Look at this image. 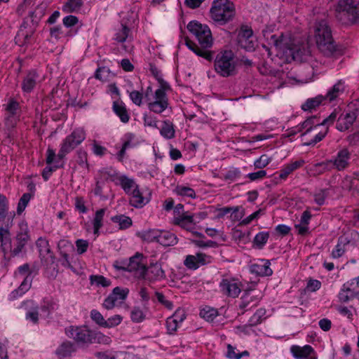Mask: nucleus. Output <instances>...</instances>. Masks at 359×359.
<instances>
[{"mask_svg":"<svg viewBox=\"0 0 359 359\" xmlns=\"http://www.w3.org/2000/svg\"><path fill=\"white\" fill-rule=\"evenodd\" d=\"M187 27L198 41V44H196L186 38L187 46L198 56L202 57L209 62L212 61L214 58V52L210 50V48L213 44V39L208 26L194 20L189 22Z\"/></svg>","mask_w":359,"mask_h":359,"instance_id":"obj_1","label":"nucleus"},{"mask_svg":"<svg viewBox=\"0 0 359 359\" xmlns=\"http://www.w3.org/2000/svg\"><path fill=\"white\" fill-rule=\"evenodd\" d=\"M283 36L281 34L277 36L275 34L271 36V41L276 49L280 52L285 54L291 60L299 62H313V57L311 54V50L308 44L293 45L288 46L286 43L283 42Z\"/></svg>","mask_w":359,"mask_h":359,"instance_id":"obj_2","label":"nucleus"},{"mask_svg":"<svg viewBox=\"0 0 359 359\" xmlns=\"http://www.w3.org/2000/svg\"><path fill=\"white\" fill-rule=\"evenodd\" d=\"M149 71L158 81L159 88L154 93V101L149 103V109L156 114H161L168 107L169 103L166 91L171 89L170 86L163 79L161 70L155 65H149Z\"/></svg>","mask_w":359,"mask_h":359,"instance_id":"obj_3","label":"nucleus"},{"mask_svg":"<svg viewBox=\"0 0 359 359\" xmlns=\"http://www.w3.org/2000/svg\"><path fill=\"white\" fill-rule=\"evenodd\" d=\"M211 19L219 25L233 20L236 15L234 4L229 0H215L210 11Z\"/></svg>","mask_w":359,"mask_h":359,"instance_id":"obj_4","label":"nucleus"},{"mask_svg":"<svg viewBox=\"0 0 359 359\" xmlns=\"http://www.w3.org/2000/svg\"><path fill=\"white\" fill-rule=\"evenodd\" d=\"M315 38L318 49L324 54L331 55L336 50V46L327 20H321L316 23Z\"/></svg>","mask_w":359,"mask_h":359,"instance_id":"obj_5","label":"nucleus"},{"mask_svg":"<svg viewBox=\"0 0 359 359\" xmlns=\"http://www.w3.org/2000/svg\"><path fill=\"white\" fill-rule=\"evenodd\" d=\"M336 18L342 24L356 23L359 20V0H339Z\"/></svg>","mask_w":359,"mask_h":359,"instance_id":"obj_6","label":"nucleus"},{"mask_svg":"<svg viewBox=\"0 0 359 359\" xmlns=\"http://www.w3.org/2000/svg\"><path fill=\"white\" fill-rule=\"evenodd\" d=\"M214 67L215 72L223 77H229L236 74L234 54L231 50H224L217 55Z\"/></svg>","mask_w":359,"mask_h":359,"instance_id":"obj_7","label":"nucleus"},{"mask_svg":"<svg viewBox=\"0 0 359 359\" xmlns=\"http://www.w3.org/2000/svg\"><path fill=\"white\" fill-rule=\"evenodd\" d=\"M66 335L74 339L78 345H88L96 341L97 334L86 327L69 326L65 328Z\"/></svg>","mask_w":359,"mask_h":359,"instance_id":"obj_8","label":"nucleus"},{"mask_svg":"<svg viewBox=\"0 0 359 359\" xmlns=\"http://www.w3.org/2000/svg\"><path fill=\"white\" fill-rule=\"evenodd\" d=\"M86 139V133L83 129H75L70 135L66 137L61 144L57 155L58 159L62 160L67 154L74 149Z\"/></svg>","mask_w":359,"mask_h":359,"instance_id":"obj_9","label":"nucleus"},{"mask_svg":"<svg viewBox=\"0 0 359 359\" xmlns=\"http://www.w3.org/2000/svg\"><path fill=\"white\" fill-rule=\"evenodd\" d=\"M145 259L144 255L140 252H136L135 255L131 257L128 261L126 268L128 272L132 273L135 278L137 279H146L148 271L147 264L144 262Z\"/></svg>","mask_w":359,"mask_h":359,"instance_id":"obj_10","label":"nucleus"},{"mask_svg":"<svg viewBox=\"0 0 359 359\" xmlns=\"http://www.w3.org/2000/svg\"><path fill=\"white\" fill-rule=\"evenodd\" d=\"M19 226L20 231L17 233L14 248L12 249L13 257L18 256L21 252H25V245L30 240L27 224L21 222Z\"/></svg>","mask_w":359,"mask_h":359,"instance_id":"obj_11","label":"nucleus"},{"mask_svg":"<svg viewBox=\"0 0 359 359\" xmlns=\"http://www.w3.org/2000/svg\"><path fill=\"white\" fill-rule=\"evenodd\" d=\"M238 45L247 51L255 50L256 41L254 40L253 32L248 26H242L237 36Z\"/></svg>","mask_w":359,"mask_h":359,"instance_id":"obj_12","label":"nucleus"},{"mask_svg":"<svg viewBox=\"0 0 359 359\" xmlns=\"http://www.w3.org/2000/svg\"><path fill=\"white\" fill-rule=\"evenodd\" d=\"M318 65V62L315 60H313V62H304L300 67L298 81L302 83H307L312 81Z\"/></svg>","mask_w":359,"mask_h":359,"instance_id":"obj_13","label":"nucleus"},{"mask_svg":"<svg viewBox=\"0 0 359 359\" xmlns=\"http://www.w3.org/2000/svg\"><path fill=\"white\" fill-rule=\"evenodd\" d=\"M219 287L224 294L233 298L237 297L241 292L238 284L234 280L223 279Z\"/></svg>","mask_w":359,"mask_h":359,"instance_id":"obj_14","label":"nucleus"},{"mask_svg":"<svg viewBox=\"0 0 359 359\" xmlns=\"http://www.w3.org/2000/svg\"><path fill=\"white\" fill-rule=\"evenodd\" d=\"M351 154L347 149H343L338 151L337 156L332 160L333 167L336 170L341 171L346 169L349 165Z\"/></svg>","mask_w":359,"mask_h":359,"instance_id":"obj_15","label":"nucleus"},{"mask_svg":"<svg viewBox=\"0 0 359 359\" xmlns=\"http://www.w3.org/2000/svg\"><path fill=\"white\" fill-rule=\"evenodd\" d=\"M270 265L271 263L269 260L260 259L257 263L250 265V272L259 276H269L273 273Z\"/></svg>","mask_w":359,"mask_h":359,"instance_id":"obj_16","label":"nucleus"},{"mask_svg":"<svg viewBox=\"0 0 359 359\" xmlns=\"http://www.w3.org/2000/svg\"><path fill=\"white\" fill-rule=\"evenodd\" d=\"M356 118V112H348L341 115L337 119L336 128L341 132H344L351 127Z\"/></svg>","mask_w":359,"mask_h":359,"instance_id":"obj_17","label":"nucleus"},{"mask_svg":"<svg viewBox=\"0 0 359 359\" xmlns=\"http://www.w3.org/2000/svg\"><path fill=\"white\" fill-rule=\"evenodd\" d=\"M39 81V74L36 70H30L25 76L22 82V89L25 93H30Z\"/></svg>","mask_w":359,"mask_h":359,"instance_id":"obj_18","label":"nucleus"},{"mask_svg":"<svg viewBox=\"0 0 359 359\" xmlns=\"http://www.w3.org/2000/svg\"><path fill=\"white\" fill-rule=\"evenodd\" d=\"M76 351V345L70 341L62 342L55 351V354L59 359H64L72 356Z\"/></svg>","mask_w":359,"mask_h":359,"instance_id":"obj_19","label":"nucleus"},{"mask_svg":"<svg viewBox=\"0 0 359 359\" xmlns=\"http://www.w3.org/2000/svg\"><path fill=\"white\" fill-rule=\"evenodd\" d=\"M0 249L2 250L4 255L8 252L12 253L13 248L8 226L6 228L0 226Z\"/></svg>","mask_w":359,"mask_h":359,"instance_id":"obj_20","label":"nucleus"},{"mask_svg":"<svg viewBox=\"0 0 359 359\" xmlns=\"http://www.w3.org/2000/svg\"><path fill=\"white\" fill-rule=\"evenodd\" d=\"M147 269V276L149 281L162 280L165 278V271L163 270L160 263L151 264Z\"/></svg>","mask_w":359,"mask_h":359,"instance_id":"obj_21","label":"nucleus"},{"mask_svg":"<svg viewBox=\"0 0 359 359\" xmlns=\"http://www.w3.org/2000/svg\"><path fill=\"white\" fill-rule=\"evenodd\" d=\"M130 195L131 196L130 204L136 208H142L150 201L149 198L142 196V193L140 191L139 187L133 189V192Z\"/></svg>","mask_w":359,"mask_h":359,"instance_id":"obj_22","label":"nucleus"},{"mask_svg":"<svg viewBox=\"0 0 359 359\" xmlns=\"http://www.w3.org/2000/svg\"><path fill=\"white\" fill-rule=\"evenodd\" d=\"M316 118V117L314 116H311L302 122L299 126H298L297 132H302L303 130H306L305 132L302 134V137L305 136L312 130L317 131L318 129L321 126L320 123H317L315 122Z\"/></svg>","mask_w":359,"mask_h":359,"instance_id":"obj_23","label":"nucleus"},{"mask_svg":"<svg viewBox=\"0 0 359 359\" xmlns=\"http://www.w3.org/2000/svg\"><path fill=\"white\" fill-rule=\"evenodd\" d=\"M344 90V82L342 80H339L327 91L326 95L324 96L325 99L328 100L330 102L334 101L341 95Z\"/></svg>","mask_w":359,"mask_h":359,"instance_id":"obj_24","label":"nucleus"},{"mask_svg":"<svg viewBox=\"0 0 359 359\" xmlns=\"http://www.w3.org/2000/svg\"><path fill=\"white\" fill-rule=\"evenodd\" d=\"M130 29L126 25L121 24L119 27L115 29L113 40L119 43H123L130 36Z\"/></svg>","mask_w":359,"mask_h":359,"instance_id":"obj_25","label":"nucleus"},{"mask_svg":"<svg viewBox=\"0 0 359 359\" xmlns=\"http://www.w3.org/2000/svg\"><path fill=\"white\" fill-rule=\"evenodd\" d=\"M173 223L187 231H191L194 229L195 224L193 215H188L184 214L175 217Z\"/></svg>","mask_w":359,"mask_h":359,"instance_id":"obj_26","label":"nucleus"},{"mask_svg":"<svg viewBox=\"0 0 359 359\" xmlns=\"http://www.w3.org/2000/svg\"><path fill=\"white\" fill-rule=\"evenodd\" d=\"M205 255L202 254H198L197 256L188 255L187 256L184 264L190 269H196L201 265L205 264Z\"/></svg>","mask_w":359,"mask_h":359,"instance_id":"obj_27","label":"nucleus"},{"mask_svg":"<svg viewBox=\"0 0 359 359\" xmlns=\"http://www.w3.org/2000/svg\"><path fill=\"white\" fill-rule=\"evenodd\" d=\"M31 283H32V279L28 276H25L23 281L22 282L20 285L18 287V289L14 290L9 294V299L14 300V299H17L18 297L22 296L27 291L29 290V289L31 287Z\"/></svg>","mask_w":359,"mask_h":359,"instance_id":"obj_28","label":"nucleus"},{"mask_svg":"<svg viewBox=\"0 0 359 359\" xmlns=\"http://www.w3.org/2000/svg\"><path fill=\"white\" fill-rule=\"evenodd\" d=\"M114 112L119 117L121 122L126 123L130 120V115L123 102L115 101L112 107Z\"/></svg>","mask_w":359,"mask_h":359,"instance_id":"obj_29","label":"nucleus"},{"mask_svg":"<svg viewBox=\"0 0 359 359\" xmlns=\"http://www.w3.org/2000/svg\"><path fill=\"white\" fill-rule=\"evenodd\" d=\"M313 351V348L310 345H305L303 347L294 345L291 347V352L293 356L297 359L307 358L311 355Z\"/></svg>","mask_w":359,"mask_h":359,"instance_id":"obj_30","label":"nucleus"},{"mask_svg":"<svg viewBox=\"0 0 359 359\" xmlns=\"http://www.w3.org/2000/svg\"><path fill=\"white\" fill-rule=\"evenodd\" d=\"M177 243V236L169 231H160L158 236V243L163 246H172Z\"/></svg>","mask_w":359,"mask_h":359,"instance_id":"obj_31","label":"nucleus"},{"mask_svg":"<svg viewBox=\"0 0 359 359\" xmlns=\"http://www.w3.org/2000/svg\"><path fill=\"white\" fill-rule=\"evenodd\" d=\"M160 134L167 140L174 138L175 136V130L172 122L169 120L163 121L160 129Z\"/></svg>","mask_w":359,"mask_h":359,"instance_id":"obj_32","label":"nucleus"},{"mask_svg":"<svg viewBox=\"0 0 359 359\" xmlns=\"http://www.w3.org/2000/svg\"><path fill=\"white\" fill-rule=\"evenodd\" d=\"M118 180L122 189L128 195L133 192V189H135L139 187L133 179L128 178L126 175L120 176Z\"/></svg>","mask_w":359,"mask_h":359,"instance_id":"obj_33","label":"nucleus"},{"mask_svg":"<svg viewBox=\"0 0 359 359\" xmlns=\"http://www.w3.org/2000/svg\"><path fill=\"white\" fill-rule=\"evenodd\" d=\"M325 100V97L323 95L309 98L302 105V109L304 111H311L318 107Z\"/></svg>","mask_w":359,"mask_h":359,"instance_id":"obj_34","label":"nucleus"},{"mask_svg":"<svg viewBox=\"0 0 359 359\" xmlns=\"http://www.w3.org/2000/svg\"><path fill=\"white\" fill-rule=\"evenodd\" d=\"M138 235L143 241L148 243L154 241L158 243L160 231L158 229H149L139 233Z\"/></svg>","mask_w":359,"mask_h":359,"instance_id":"obj_35","label":"nucleus"},{"mask_svg":"<svg viewBox=\"0 0 359 359\" xmlns=\"http://www.w3.org/2000/svg\"><path fill=\"white\" fill-rule=\"evenodd\" d=\"M83 5V0H67L62 6V11L65 13L78 12Z\"/></svg>","mask_w":359,"mask_h":359,"instance_id":"obj_36","label":"nucleus"},{"mask_svg":"<svg viewBox=\"0 0 359 359\" xmlns=\"http://www.w3.org/2000/svg\"><path fill=\"white\" fill-rule=\"evenodd\" d=\"M111 220L118 224L120 229H126L133 224L131 218L124 215H115L111 218Z\"/></svg>","mask_w":359,"mask_h":359,"instance_id":"obj_37","label":"nucleus"},{"mask_svg":"<svg viewBox=\"0 0 359 359\" xmlns=\"http://www.w3.org/2000/svg\"><path fill=\"white\" fill-rule=\"evenodd\" d=\"M200 316L207 321L212 322L218 316L217 309L205 306L200 311Z\"/></svg>","mask_w":359,"mask_h":359,"instance_id":"obj_38","label":"nucleus"},{"mask_svg":"<svg viewBox=\"0 0 359 359\" xmlns=\"http://www.w3.org/2000/svg\"><path fill=\"white\" fill-rule=\"evenodd\" d=\"M106 209L101 208L96 211L95 217L93 219V229L94 233L97 234L100 229L102 226V220L105 213Z\"/></svg>","mask_w":359,"mask_h":359,"instance_id":"obj_39","label":"nucleus"},{"mask_svg":"<svg viewBox=\"0 0 359 359\" xmlns=\"http://www.w3.org/2000/svg\"><path fill=\"white\" fill-rule=\"evenodd\" d=\"M118 291H120V287H116L115 288H114L112 292L104 299L103 306L106 309H111L118 304V302H116V298L114 297V296L115 297L116 294H118Z\"/></svg>","mask_w":359,"mask_h":359,"instance_id":"obj_40","label":"nucleus"},{"mask_svg":"<svg viewBox=\"0 0 359 359\" xmlns=\"http://www.w3.org/2000/svg\"><path fill=\"white\" fill-rule=\"evenodd\" d=\"M269 238V233L262 231L256 234L254 238L253 244L257 248L262 249L268 241Z\"/></svg>","mask_w":359,"mask_h":359,"instance_id":"obj_41","label":"nucleus"},{"mask_svg":"<svg viewBox=\"0 0 359 359\" xmlns=\"http://www.w3.org/2000/svg\"><path fill=\"white\" fill-rule=\"evenodd\" d=\"M25 304H30L32 306L31 310L26 313V319L31 320L34 323H36L39 320L38 306H34V302L32 300H28L25 302Z\"/></svg>","mask_w":359,"mask_h":359,"instance_id":"obj_42","label":"nucleus"},{"mask_svg":"<svg viewBox=\"0 0 359 359\" xmlns=\"http://www.w3.org/2000/svg\"><path fill=\"white\" fill-rule=\"evenodd\" d=\"M36 247L39 249L41 255H46L51 252L48 241L41 237L39 238L36 242Z\"/></svg>","mask_w":359,"mask_h":359,"instance_id":"obj_43","label":"nucleus"},{"mask_svg":"<svg viewBox=\"0 0 359 359\" xmlns=\"http://www.w3.org/2000/svg\"><path fill=\"white\" fill-rule=\"evenodd\" d=\"M348 291L351 292L355 297L359 294V276L351 279L350 281L344 283Z\"/></svg>","mask_w":359,"mask_h":359,"instance_id":"obj_44","label":"nucleus"},{"mask_svg":"<svg viewBox=\"0 0 359 359\" xmlns=\"http://www.w3.org/2000/svg\"><path fill=\"white\" fill-rule=\"evenodd\" d=\"M90 280L92 285L97 286L108 287L111 285V281L102 276L92 275Z\"/></svg>","mask_w":359,"mask_h":359,"instance_id":"obj_45","label":"nucleus"},{"mask_svg":"<svg viewBox=\"0 0 359 359\" xmlns=\"http://www.w3.org/2000/svg\"><path fill=\"white\" fill-rule=\"evenodd\" d=\"M6 111L7 114H11L19 116L20 114V107L19 103L15 100L14 99H10L8 104L6 107Z\"/></svg>","mask_w":359,"mask_h":359,"instance_id":"obj_46","label":"nucleus"},{"mask_svg":"<svg viewBox=\"0 0 359 359\" xmlns=\"http://www.w3.org/2000/svg\"><path fill=\"white\" fill-rule=\"evenodd\" d=\"M175 191L180 196H187L191 198H196L195 191L190 187L178 185L177 186Z\"/></svg>","mask_w":359,"mask_h":359,"instance_id":"obj_47","label":"nucleus"},{"mask_svg":"<svg viewBox=\"0 0 359 359\" xmlns=\"http://www.w3.org/2000/svg\"><path fill=\"white\" fill-rule=\"evenodd\" d=\"M31 198L32 194L29 193H25L22 196L19 200L17 208V213L18 215H20L25 210Z\"/></svg>","mask_w":359,"mask_h":359,"instance_id":"obj_48","label":"nucleus"},{"mask_svg":"<svg viewBox=\"0 0 359 359\" xmlns=\"http://www.w3.org/2000/svg\"><path fill=\"white\" fill-rule=\"evenodd\" d=\"M266 314V310L264 309H259L250 318L249 323L251 326H255L260 323L262 320V318Z\"/></svg>","mask_w":359,"mask_h":359,"instance_id":"obj_49","label":"nucleus"},{"mask_svg":"<svg viewBox=\"0 0 359 359\" xmlns=\"http://www.w3.org/2000/svg\"><path fill=\"white\" fill-rule=\"evenodd\" d=\"M355 297L351 292L348 291L347 287L344 284L338 294L339 302L346 303Z\"/></svg>","mask_w":359,"mask_h":359,"instance_id":"obj_50","label":"nucleus"},{"mask_svg":"<svg viewBox=\"0 0 359 359\" xmlns=\"http://www.w3.org/2000/svg\"><path fill=\"white\" fill-rule=\"evenodd\" d=\"M130 318L134 323H140L144 320L145 314L140 308L134 307L131 311Z\"/></svg>","mask_w":359,"mask_h":359,"instance_id":"obj_51","label":"nucleus"},{"mask_svg":"<svg viewBox=\"0 0 359 359\" xmlns=\"http://www.w3.org/2000/svg\"><path fill=\"white\" fill-rule=\"evenodd\" d=\"M329 191L327 189L318 190L313 195L315 202L319 205H323L325 203V198L327 197Z\"/></svg>","mask_w":359,"mask_h":359,"instance_id":"obj_52","label":"nucleus"},{"mask_svg":"<svg viewBox=\"0 0 359 359\" xmlns=\"http://www.w3.org/2000/svg\"><path fill=\"white\" fill-rule=\"evenodd\" d=\"M59 252H73L74 250L73 244L67 239H61L57 243Z\"/></svg>","mask_w":359,"mask_h":359,"instance_id":"obj_53","label":"nucleus"},{"mask_svg":"<svg viewBox=\"0 0 359 359\" xmlns=\"http://www.w3.org/2000/svg\"><path fill=\"white\" fill-rule=\"evenodd\" d=\"M314 167L316 168V170L318 173H322L327 170H331L332 169L334 168L332 160L318 163L314 165Z\"/></svg>","mask_w":359,"mask_h":359,"instance_id":"obj_54","label":"nucleus"},{"mask_svg":"<svg viewBox=\"0 0 359 359\" xmlns=\"http://www.w3.org/2000/svg\"><path fill=\"white\" fill-rule=\"evenodd\" d=\"M328 132V128H324L323 130L318 131V133L315 135L314 138L311 140L310 141L304 143L305 146H314L318 142H320L324 139Z\"/></svg>","mask_w":359,"mask_h":359,"instance_id":"obj_55","label":"nucleus"},{"mask_svg":"<svg viewBox=\"0 0 359 359\" xmlns=\"http://www.w3.org/2000/svg\"><path fill=\"white\" fill-rule=\"evenodd\" d=\"M8 205L7 198L4 194H0V221L6 217L8 209Z\"/></svg>","mask_w":359,"mask_h":359,"instance_id":"obj_56","label":"nucleus"},{"mask_svg":"<svg viewBox=\"0 0 359 359\" xmlns=\"http://www.w3.org/2000/svg\"><path fill=\"white\" fill-rule=\"evenodd\" d=\"M123 318L120 315H114L109 318L107 320H105L104 323V327L111 328L115 326L118 325L121 321Z\"/></svg>","mask_w":359,"mask_h":359,"instance_id":"obj_57","label":"nucleus"},{"mask_svg":"<svg viewBox=\"0 0 359 359\" xmlns=\"http://www.w3.org/2000/svg\"><path fill=\"white\" fill-rule=\"evenodd\" d=\"M271 158L264 154V155H262L258 159H257L255 161L254 165H255V168L262 169V168L267 166L271 163Z\"/></svg>","mask_w":359,"mask_h":359,"instance_id":"obj_58","label":"nucleus"},{"mask_svg":"<svg viewBox=\"0 0 359 359\" xmlns=\"http://www.w3.org/2000/svg\"><path fill=\"white\" fill-rule=\"evenodd\" d=\"M342 244L343 238H339L338 240V243L337 244V245L334 247V249L332 252V257L333 258H339L344 255L345 249Z\"/></svg>","mask_w":359,"mask_h":359,"instance_id":"obj_59","label":"nucleus"},{"mask_svg":"<svg viewBox=\"0 0 359 359\" xmlns=\"http://www.w3.org/2000/svg\"><path fill=\"white\" fill-rule=\"evenodd\" d=\"M90 317L95 323H96L100 327H104V323L105 322V319L100 312L95 309L92 310L90 312Z\"/></svg>","mask_w":359,"mask_h":359,"instance_id":"obj_60","label":"nucleus"},{"mask_svg":"<svg viewBox=\"0 0 359 359\" xmlns=\"http://www.w3.org/2000/svg\"><path fill=\"white\" fill-rule=\"evenodd\" d=\"M129 95L130 100L135 104L140 106L142 104V99L144 97L142 93H140L137 90H133L130 92Z\"/></svg>","mask_w":359,"mask_h":359,"instance_id":"obj_61","label":"nucleus"},{"mask_svg":"<svg viewBox=\"0 0 359 359\" xmlns=\"http://www.w3.org/2000/svg\"><path fill=\"white\" fill-rule=\"evenodd\" d=\"M166 327L168 330V333L170 334H174L178 327V323L176 322V320H174L172 317H169L166 320Z\"/></svg>","mask_w":359,"mask_h":359,"instance_id":"obj_62","label":"nucleus"},{"mask_svg":"<svg viewBox=\"0 0 359 359\" xmlns=\"http://www.w3.org/2000/svg\"><path fill=\"white\" fill-rule=\"evenodd\" d=\"M155 295L157 298L158 302L161 303L162 305H163L165 308L170 310L172 309V303L170 301L167 300L163 293L156 292Z\"/></svg>","mask_w":359,"mask_h":359,"instance_id":"obj_63","label":"nucleus"},{"mask_svg":"<svg viewBox=\"0 0 359 359\" xmlns=\"http://www.w3.org/2000/svg\"><path fill=\"white\" fill-rule=\"evenodd\" d=\"M19 116L11 115L6 114L5 116V125L8 128H13L18 121Z\"/></svg>","mask_w":359,"mask_h":359,"instance_id":"obj_64","label":"nucleus"}]
</instances>
